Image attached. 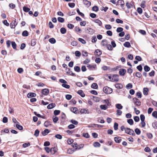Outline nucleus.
Listing matches in <instances>:
<instances>
[{
    "label": "nucleus",
    "instance_id": "obj_20",
    "mask_svg": "<svg viewBox=\"0 0 157 157\" xmlns=\"http://www.w3.org/2000/svg\"><path fill=\"white\" fill-rule=\"evenodd\" d=\"M49 41L52 44H54L56 43V41L54 38H52L49 39Z\"/></svg>",
    "mask_w": 157,
    "mask_h": 157
},
{
    "label": "nucleus",
    "instance_id": "obj_9",
    "mask_svg": "<svg viewBox=\"0 0 157 157\" xmlns=\"http://www.w3.org/2000/svg\"><path fill=\"white\" fill-rule=\"evenodd\" d=\"M102 54V52L99 49L96 50L94 52V54L95 56H99Z\"/></svg>",
    "mask_w": 157,
    "mask_h": 157
},
{
    "label": "nucleus",
    "instance_id": "obj_45",
    "mask_svg": "<svg viewBox=\"0 0 157 157\" xmlns=\"http://www.w3.org/2000/svg\"><path fill=\"white\" fill-rule=\"evenodd\" d=\"M40 131L38 129H36L34 132V135L36 137H37L39 136Z\"/></svg>",
    "mask_w": 157,
    "mask_h": 157
},
{
    "label": "nucleus",
    "instance_id": "obj_4",
    "mask_svg": "<svg viewBox=\"0 0 157 157\" xmlns=\"http://www.w3.org/2000/svg\"><path fill=\"white\" fill-rule=\"evenodd\" d=\"M118 76V75H112L111 81L118 82L119 81Z\"/></svg>",
    "mask_w": 157,
    "mask_h": 157
},
{
    "label": "nucleus",
    "instance_id": "obj_52",
    "mask_svg": "<svg viewBox=\"0 0 157 157\" xmlns=\"http://www.w3.org/2000/svg\"><path fill=\"white\" fill-rule=\"evenodd\" d=\"M82 136L86 138H89L90 137V135L87 133H84L82 134Z\"/></svg>",
    "mask_w": 157,
    "mask_h": 157
},
{
    "label": "nucleus",
    "instance_id": "obj_51",
    "mask_svg": "<svg viewBox=\"0 0 157 157\" xmlns=\"http://www.w3.org/2000/svg\"><path fill=\"white\" fill-rule=\"evenodd\" d=\"M78 40L83 44H85L86 43L85 41L82 38H79Z\"/></svg>",
    "mask_w": 157,
    "mask_h": 157
},
{
    "label": "nucleus",
    "instance_id": "obj_14",
    "mask_svg": "<svg viewBox=\"0 0 157 157\" xmlns=\"http://www.w3.org/2000/svg\"><path fill=\"white\" fill-rule=\"evenodd\" d=\"M57 151V149L56 147H52L50 149V152L52 155L55 154Z\"/></svg>",
    "mask_w": 157,
    "mask_h": 157
},
{
    "label": "nucleus",
    "instance_id": "obj_58",
    "mask_svg": "<svg viewBox=\"0 0 157 157\" xmlns=\"http://www.w3.org/2000/svg\"><path fill=\"white\" fill-rule=\"evenodd\" d=\"M152 116L154 117L157 118V112L154 111L152 113Z\"/></svg>",
    "mask_w": 157,
    "mask_h": 157
},
{
    "label": "nucleus",
    "instance_id": "obj_57",
    "mask_svg": "<svg viewBox=\"0 0 157 157\" xmlns=\"http://www.w3.org/2000/svg\"><path fill=\"white\" fill-rule=\"evenodd\" d=\"M12 46L13 48L14 49H16V44L14 42H12Z\"/></svg>",
    "mask_w": 157,
    "mask_h": 157
},
{
    "label": "nucleus",
    "instance_id": "obj_25",
    "mask_svg": "<svg viewBox=\"0 0 157 157\" xmlns=\"http://www.w3.org/2000/svg\"><path fill=\"white\" fill-rule=\"evenodd\" d=\"M94 21L97 23L100 26H101L102 25L101 22L98 19H95L94 20Z\"/></svg>",
    "mask_w": 157,
    "mask_h": 157
},
{
    "label": "nucleus",
    "instance_id": "obj_34",
    "mask_svg": "<svg viewBox=\"0 0 157 157\" xmlns=\"http://www.w3.org/2000/svg\"><path fill=\"white\" fill-rule=\"evenodd\" d=\"M152 127L155 128H157V121H155L152 124Z\"/></svg>",
    "mask_w": 157,
    "mask_h": 157
},
{
    "label": "nucleus",
    "instance_id": "obj_29",
    "mask_svg": "<svg viewBox=\"0 0 157 157\" xmlns=\"http://www.w3.org/2000/svg\"><path fill=\"white\" fill-rule=\"evenodd\" d=\"M84 146V144H81L78 146V147L75 148V150H79L81 148H82Z\"/></svg>",
    "mask_w": 157,
    "mask_h": 157
},
{
    "label": "nucleus",
    "instance_id": "obj_2",
    "mask_svg": "<svg viewBox=\"0 0 157 157\" xmlns=\"http://www.w3.org/2000/svg\"><path fill=\"white\" fill-rule=\"evenodd\" d=\"M125 132L126 133L130 135H132L133 136H135V134L134 131L129 128H126Z\"/></svg>",
    "mask_w": 157,
    "mask_h": 157
},
{
    "label": "nucleus",
    "instance_id": "obj_38",
    "mask_svg": "<svg viewBox=\"0 0 157 157\" xmlns=\"http://www.w3.org/2000/svg\"><path fill=\"white\" fill-rule=\"evenodd\" d=\"M132 84H131L130 83H128L127 85L126 86V88L127 89H130L131 88H132Z\"/></svg>",
    "mask_w": 157,
    "mask_h": 157
},
{
    "label": "nucleus",
    "instance_id": "obj_5",
    "mask_svg": "<svg viewBox=\"0 0 157 157\" xmlns=\"http://www.w3.org/2000/svg\"><path fill=\"white\" fill-rule=\"evenodd\" d=\"M17 22L16 21V19L12 21L10 24V26L11 29H14L17 25Z\"/></svg>",
    "mask_w": 157,
    "mask_h": 157
},
{
    "label": "nucleus",
    "instance_id": "obj_42",
    "mask_svg": "<svg viewBox=\"0 0 157 157\" xmlns=\"http://www.w3.org/2000/svg\"><path fill=\"white\" fill-rule=\"evenodd\" d=\"M94 146L95 147H99L100 146V144L98 142H95L94 144Z\"/></svg>",
    "mask_w": 157,
    "mask_h": 157
},
{
    "label": "nucleus",
    "instance_id": "obj_18",
    "mask_svg": "<svg viewBox=\"0 0 157 157\" xmlns=\"http://www.w3.org/2000/svg\"><path fill=\"white\" fill-rule=\"evenodd\" d=\"M78 110V109L76 107H72L71 109V111L73 112V113L77 114L78 112H77V110Z\"/></svg>",
    "mask_w": 157,
    "mask_h": 157
},
{
    "label": "nucleus",
    "instance_id": "obj_15",
    "mask_svg": "<svg viewBox=\"0 0 157 157\" xmlns=\"http://www.w3.org/2000/svg\"><path fill=\"white\" fill-rule=\"evenodd\" d=\"M36 96V94L33 93H29L27 95V97L28 98H31L33 97H35Z\"/></svg>",
    "mask_w": 157,
    "mask_h": 157
},
{
    "label": "nucleus",
    "instance_id": "obj_22",
    "mask_svg": "<svg viewBox=\"0 0 157 157\" xmlns=\"http://www.w3.org/2000/svg\"><path fill=\"white\" fill-rule=\"evenodd\" d=\"M126 6L127 8L128 9H130L133 6V5L130 3H129L127 2L126 3Z\"/></svg>",
    "mask_w": 157,
    "mask_h": 157
},
{
    "label": "nucleus",
    "instance_id": "obj_17",
    "mask_svg": "<svg viewBox=\"0 0 157 157\" xmlns=\"http://www.w3.org/2000/svg\"><path fill=\"white\" fill-rule=\"evenodd\" d=\"M77 93L80 95L82 97H84L85 96V94L83 92V91L82 90H79L78 91Z\"/></svg>",
    "mask_w": 157,
    "mask_h": 157
},
{
    "label": "nucleus",
    "instance_id": "obj_36",
    "mask_svg": "<svg viewBox=\"0 0 157 157\" xmlns=\"http://www.w3.org/2000/svg\"><path fill=\"white\" fill-rule=\"evenodd\" d=\"M74 151L71 149H68L67 150V152L69 154H71Z\"/></svg>",
    "mask_w": 157,
    "mask_h": 157
},
{
    "label": "nucleus",
    "instance_id": "obj_53",
    "mask_svg": "<svg viewBox=\"0 0 157 157\" xmlns=\"http://www.w3.org/2000/svg\"><path fill=\"white\" fill-rule=\"evenodd\" d=\"M92 10L94 11L97 12L98 11V6H95L93 7Z\"/></svg>",
    "mask_w": 157,
    "mask_h": 157
},
{
    "label": "nucleus",
    "instance_id": "obj_13",
    "mask_svg": "<svg viewBox=\"0 0 157 157\" xmlns=\"http://www.w3.org/2000/svg\"><path fill=\"white\" fill-rule=\"evenodd\" d=\"M126 72V70L125 69H122L121 70L119 71V74L121 76L124 75Z\"/></svg>",
    "mask_w": 157,
    "mask_h": 157
},
{
    "label": "nucleus",
    "instance_id": "obj_44",
    "mask_svg": "<svg viewBox=\"0 0 157 157\" xmlns=\"http://www.w3.org/2000/svg\"><path fill=\"white\" fill-rule=\"evenodd\" d=\"M100 107L103 110H106L108 108L107 106L105 105H101L100 106Z\"/></svg>",
    "mask_w": 157,
    "mask_h": 157
},
{
    "label": "nucleus",
    "instance_id": "obj_3",
    "mask_svg": "<svg viewBox=\"0 0 157 157\" xmlns=\"http://www.w3.org/2000/svg\"><path fill=\"white\" fill-rule=\"evenodd\" d=\"M133 101L134 103L137 106H140L141 105V102L137 98H134L133 99Z\"/></svg>",
    "mask_w": 157,
    "mask_h": 157
},
{
    "label": "nucleus",
    "instance_id": "obj_21",
    "mask_svg": "<svg viewBox=\"0 0 157 157\" xmlns=\"http://www.w3.org/2000/svg\"><path fill=\"white\" fill-rule=\"evenodd\" d=\"M115 87L118 89H122L123 88V85L121 83H117L115 84Z\"/></svg>",
    "mask_w": 157,
    "mask_h": 157
},
{
    "label": "nucleus",
    "instance_id": "obj_62",
    "mask_svg": "<svg viewBox=\"0 0 157 157\" xmlns=\"http://www.w3.org/2000/svg\"><path fill=\"white\" fill-rule=\"evenodd\" d=\"M123 29L121 27H118L117 29V33H120L122 32Z\"/></svg>",
    "mask_w": 157,
    "mask_h": 157
},
{
    "label": "nucleus",
    "instance_id": "obj_32",
    "mask_svg": "<svg viewBox=\"0 0 157 157\" xmlns=\"http://www.w3.org/2000/svg\"><path fill=\"white\" fill-rule=\"evenodd\" d=\"M75 29L76 32L78 33H81V30L78 27L76 26L75 27Z\"/></svg>",
    "mask_w": 157,
    "mask_h": 157
},
{
    "label": "nucleus",
    "instance_id": "obj_47",
    "mask_svg": "<svg viewBox=\"0 0 157 157\" xmlns=\"http://www.w3.org/2000/svg\"><path fill=\"white\" fill-rule=\"evenodd\" d=\"M16 126L17 128L19 130H21L23 129V128L22 126L20 124H16Z\"/></svg>",
    "mask_w": 157,
    "mask_h": 157
},
{
    "label": "nucleus",
    "instance_id": "obj_16",
    "mask_svg": "<svg viewBox=\"0 0 157 157\" xmlns=\"http://www.w3.org/2000/svg\"><path fill=\"white\" fill-rule=\"evenodd\" d=\"M50 131L48 129H45L44 131H43L42 132V134L43 136H45L47 135L48 133Z\"/></svg>",
    "mask_w": 157,
    "mask_h": 157
},
{
    "label": "nucleus",
    "instance_id": "obj_43",
    "mask_svg": "<svg viewBox=\"0 0 157 157\" xmlns=\"http://www.w3.org/2000/svg\"><path fill=\"white\" fill-rule=\"evenodd\" d=\"M135 132L136 134L140 135L141 133L140 130L138 128H136L135 130Z\"/></svg>",
    "mask_w": 157,
    "mask_h": 157
},
{
    "label": "nucleus",
    "instance_id": "obj_1",
    "mask_svg": "<svg viewBox=\"0 0 157 157\" xmlns=\"http://www.w3.org/2000/svg\"><path fill=\"white\" fill-rule=\"evenodd\" d=\"M103 91L107 94H111L113 92V89L108 86H105L103 88Z\"/></svg>",
    "mask_w": 157,
    "mask_h": 157
},
{
    "label": "nucleus",
    "instance_id": "obj_31",
    "mask_svg": "<svg viewBox=\"0 0 157 157\" xmlns=\"http://www.w3.org/2000/svg\"><path fill=\"white\" fill-rule=\"evenodd\" d=\"M74 70L77 72H79L80 71V67L78 66H75L74 68Z\"/></svg>",
    "mask_w": 157,
    "mask_h": 157
},
{
    "label": "nucleus",
    "instance_id": "obj_63",
    "mask_svg": "<svg viewBox=\"0 0 157 157\" xmlns=\"http://www.w3.org/2000/svg\"><path fill=\"white\" fill-rule=\"evenodd\" d=\"M107 49L109 50H112L113 49V47L110 44L107 45Z\"/></svg>",
    "mask_w": 157,
    "mask_h": 157
},
{
    "label": "nucleus",
    "instance_id": "obj_39",
    "mask_svg": "<svg viewBox=\"0 0 157 157\" xmlns=\"http://www.w3.org/2000/svg\"><path fill=\"white\" fill-rule=\"evenodd\" d=\"M58 21L61 23H63L64 21V19L63 18L61 17H58L57 18Z\"/></svg>",
    "mask_w": 157,
    "mask_h": 157
},
{
    "label": "nucleus",
    "instance_id": "obj_59",
    "mask_svg": "<svg viewBox=\"0 0 157 157\" xmlns=\"http://www.w3.org/2000/svg\"><path fill=\"white\" fill-rule=\"evenodd\" d=\"M81 53L78 51H76L75 52V56L77 57H79L81 56Z\"/></svg>",
    "mask_w": 157,
    "mask_h": 157
},
{
    "label": "nucleus",
    "instance_id": "obj_55",
    "mask_svg": "<svg viewBox=\"0 0 157 157\" xmlns=\"http://www.w3.org/2000/svg\"><path fill=\"white\" fill-rule=\"evenodd\" d=\"M136 95L139 98H141L142 97V94L140 92H138L136 93Z\"/></svg>",
    "mask_w": 157,
    "mask_h": 157
},
{
    "label": "nucleus",
    "instance_id": "obj_30",
    "mask_svg": "<svg viewBox=\"0 0 157 157\" xmlns=\"http://www.w3.org/2000/svg\"><path fill=\"white\" fill-rule=\"evenodd\" d=\"M116 107L118 109H120L123 108V106L120 104H117L116 105Z\"/></svg>",
    "mask_w": 157,
    "mask_h": 157
},
{
    "label": "nucleus",
    "instance_id": "obj_49",
    "mask_svg": "<svg viewBox=\"0 0 157 157\" xmlns=\"http://www.w3.org/2000/svg\"><path fill=\"white\" fill-rule=\"evenodd\" d=\"M144 69L145 71H148L150 70V68L147 66L146 65L144 67Z\"/></svg>",
    "mask_w": 157,
    "mask_h": 157
},
{
    "label": "nucleus",
    "instance_id": "obj_54",
    "mask_svg": "<svg viewBox=\"0 0 157 157\" xmlns=\"http://www.w3.org/2000/svg\"><path fill=\"white\" fill-rule=\"evenodd\" d=\"M68 69L69 71L67 72V73H68L70 75H71V76H76L75 74L73 73L71 71H70V69L69 68H68Z\"/></svg>",
    "mask_w": 157,
    "mask_h": 157
},
{
    "label": "nucleus",
    "instance_id": "obj_12",
    "mask_svg": "<svg viewBox=\"0 0 157 157\" xmlns=\"http://www.w3.org/2000/svg\"><path fill=\"white\" fill-rule=\"evenodd\" d=\"M49 93V90L47 89H44L42 90V94L44 95H47Z\"/></svg>",
    "mask_w": 157,
    "mask_h": 157
},
{
    "label": "nucleus",
    "instance_id": "obj_10",
    "mask_svg": "<svg viewBox=\"0 0 157 157\" xmlns=\"http://www.w3.org/2000/svg\"><path fill=\"white\" fill-rule=\"evenodd\" d=\"M87 67L90 70H93L96 68V65H92L89 64L87 66Z\"/></svg>",
    "mask_w": 157,
    "mask_h": 157
},
{
    "label": "nucleus",
    "instance_id": "obj_8",
    "mask_svg": "<svg viewBox=\"0 0 157 157\" xmlns=\"http://www.w3.org/2000/svg\"><path fill=\"white\" fill-rule=\"evenodd\" d=\"M80 113L81 114H89V112L88 109H82L80 110Z\"/></svg>",
    "mask_w": 157,
    "mask_h": 157
},
{
    "label": "nucleus",
    "instance_id": "obj_26",
    "mask_svg": "<svg viewBox=\"0 0 157 157\" xmlns=\"http://www.w3.org/2000/svg\"><path fill=\"white\" fill-rule=\"evenodd\" d=\"M124 47L127 48H129L131 47V45L129 42H126L124 44Z\"/></svg>",
    "mask_w": 157,
    "mask_h": 157
},
{
    "label": "nucleus",
    "instance_id": "obj_48",
    "mask_svg": "<svg viewBox=\"0 0 157 157\" xmlns=\"http://www.w3.org/2000/svg\"><path fill=\"white\" fill-rule=\"evenodd\" d=\"M77 12L78 13V14L80 15L82 17H83L84 16V14H83L82 13L80 12V11H79V9L78 8L77 9Z\"/></svg>",
    "mask_w": 157,
    "mask_h": 157
},
{
    "label": "nucleus",
    "instance_id": "obj_41",
    "mask_svg": "<svg viewBox=\"0 0 157 157\" xmlns=\"http://www.w3.org/2000/svg\"><path fill=\"white\" fill-rule=\"evenodd\" d=\"M105 77L106 78V79H109L110 81H111L112 79V75H106Z\"/></svg>",
    "mask_w": 157,
    "mask_h": 157
},
{
    "label": "nucleus",
    "instance_id": "obj_37",
    "mask_svg": "<svg viewBox=\"0 0 157 157\" xmlns=\"http://www.w3.org/2000/svg\"><path fill=\"white\" fill-rule=\"evenodd\" d=\"M118 2L119 4H120V5L121 6V7H124V1H121V0H119L118 1Z\"/></svg>",
    "mask_w": 157,
    "mask_h": 157
},
{
    "label": "nucleus",
    "instance_id": "obj_50",
    "mask_svg": "<svg viewBox=\"0 0 157 157\" xmlns=\"http://www.w3.org/2000/svg\"><path fill=\"white\" fill-rule=\"evenodd\" d=\"M127 122L130 125H132L133 124V120L131 119H128L127 121Z\"/></svg>",
    "mask_w": 157,
    "mask_h": 157
},
{
    "label": "nucleus",
    "instance_id": "obj_33",
    "mask_svg": "<svg viewBox=\"0 0 157 157\" xmlns=\"http://www.w3.org/2000/svg\"><path fill=\"white\" fill-rule=\"evenodd\" d=\"M60 32L61 33L64 34L66 32V30L64 28H62L60 29Z\"/></svg>",
    "mask_w": 157,
    "mask_h": 157
},
{
    "label": "nucleus",
    "instance_id": "obj_61",
    "mask_svg": "<svg viewBox=\"0 0 157 157\" xmlns=\"http://www.w3.org/2000/svg\"><path fill=\"white\" fill-rule=\"evenodd\" d=\"M136 76L137 77L140 78L142 76V74L140 73L139 72H137L136 73Z\"/></svg>",
    "mask_w": 157,
    "mask_h": 157
},
{
    "label": "nucleus",
    "instance_id": "obj_6",
    "mask_svg": "<svg viewBox=\"0 0 157 157\" xmlns=\"http://www.w3.org/2000/svg\"><path fill=\"white\" fill-rule=\"evenodd\" d=\"M85 31L86 33L90 34H93L94 32V30L89 28H88L86 29Z\"/></svg>",
    "mask_w": 157,
    "mask_h": 157
},
{
    "label": "nucleus",
    "instance_id": "obj_46",
    "mask_svg": "<svg viewBox=\"0 0 157 157\" xmlns=\"http://www.w3.org/2000/svg\"><path fill=\"white\" fill-rule=\"evenodd\" d=\"M23 10L24 11L26 12H28L30 10V9L26 6H24L23 7Z\"/></svg>",
    "mask_w": 157,
    "mask_h": 157
},
{
    "label": "nucleus",
    "instance_id": "obj_27",
    "mask_svg": "<svg viewBox=\"0 0 157 157\" xmlns=\"http://www.w3.org/2000/svg\"><path fill=\"white\" fill-rule=\"evenodd\" d=\"M29 35L28 32L26 31H24L22 33V35L23 36L26 37L27 36Z\"/></svg>",
    "mask_w": 157,
    "mask_h": 157
},
{
    "label": "nucleus",
    "instance_id": "obj_11",
    "mask_svg": "<svg viewBox=\"0 0 157 157\" xmlns=\"http://www.w3.org/2000/svg\"><path fill=\"white\" fill-rule=\"evenodd\" d=\"M114 140L117 143H120L121 141V137H114Z\"/></svg>",
    "mask_w": 157,
    "mask_h": 157
},
{
    "label": "nucleus",
    "instance_id": "obj_24",
    "mask_svg": "<svg viewBox=\"0 0 157 157\" xmlns=\"http://www.w3.org/2000/svg\"><path fill=\"white\" fill-rule=\"evenodd\" d=\"M148 89L147 88H144L143 89V94L144 95H147L148 94Z\"/></svg>",
    "mask_w": 157,
    "mask_h": 157
},
{
    "label": "nucleus",
    "instance_id": "obj_19",
    "mask_svg": "<svg viewBox=\"0 0 157 157\" xmlns=\"http://www.w3.org/2000/svg\"><path fill=\"white\" fill-rule=\"evenodd\" d=\"M107 41L106 40H103L102 41L101 44L103 46H105L107 45Z\"/></svg>",
    "mask_w": 157,
    "mask_h": 157
},
{
    "label": "nucleus",
    "instance_id": "obj_7",
    "mask_svg": "<svg viewBox=\"0 0 157 157\" xmlns=\"http://www.w3.org/2000/svg\"><path fill=\"white\" fill-rule=\"evenodd\" d=\"M83 2L84 4L87 7H89L91 5V3L90 2L86 0H83Z\"/></svg>",
    "mask_w": 157,
    "mask_h": 157
},
{
    "label": "nucleus",
    "instance_id": "obj_56",
    "mask_svg": "<svg viewBox=\"0 0 157 157\" xmlns=\"http://www.w3.org/2000/svg\"><path fill=\"white\" fill-rule=\"evenodd\" d=\"M62 86L63 87L67 89H69L70 87V86L69 85L67 84H65V83L62 84Z\"/></svg>",
    "mask_w": 157,
    "mask_h": 157
},
{
    "label": "nucleus",
    "instance_id": "obj_40",
    "mask_svg": "<svg viewBox=\"0 0 157 157\" xmlns=\"http://www.w3.org/2000/svg\"><path fill=\"white\" fill-rule=\"evenodd\" d=\"M51 125V122L48 121H45L44 123V126L46 127H48Z\"/></svg>",
    "mask_w": 157,
    "mask_h": 157
},
{
    "label": "nucleus",
    "instance_id": "obj_35",
    "mask_svg": "<svg viewBox=\"0 0 157 157\" xmlns=\"http://www.w3.org/2000/svg\"><path fill=\"white\" fill-rule=\"evenodd\" d=\"M94 100L96 102H99L100 101V98L98 97H94Z\"/></svg>",
    "mask_w": 157,
    "mask_h": 157
},
{
    "label": "nucleus",
    "instance_id": "obj_64",
    "mask_svg": "<svg viewBox=\"0 0 157 157\" xmlns=\"http://www.w3.org/2000/svg\"><path fill=\"white\" fill-rule=\"evenodd\" d=\"M66 98L68 100H70L72 98V96L70 94H67L66 95Z\"/></svg>",
    "mask_w": 157,
    "mask_h": 157
},
{
    "label": "nucleus",
    "instance_id": "obj_23",
    "mask_svg": "<svg viewBox=\"0 0 157 157\" xmlns=\"http://www.w3.org/2000/svg\"><path fill=\"white\" fill-rule=\"evenodd\" d=\"M55 105V104L52 103L48 105L47 107L48 109H50L53 108Z\"/></svg>",
    "mask_w": 157,
    "mask_h": 157
},
{
    "label": "nucleus",
    "instance_id": "obj_60",
    "mask_svg": "<svg viewBox=\"0 0 157 157\" xmlns=\"http://www.w3.org/2000/svg\"><path fill=\"white\" fill-rule=\"evenodd\" d=\"M30 145V144L29 143H25L23 144V147L24 148H25L29 146Z\"/></svg>",
    "mask_w": 157,
    "mask_h": 157
},
{
    "label": "nucleus",
    "instance_id": "obj_28",
    "mask_svg": "<svg viewBox=\"0 0 157 157\" xmlns=\"http://www.w3.org/2000/svg\"><path fill=\"white\" fill-rule=\"evenodd\" d=\"M91 87L94 89H96L98 88V86L96 83H93L91 85Z\"/></svg>",
    "mask_w": 157,
    "mask_h": 157
}]
</instances>
